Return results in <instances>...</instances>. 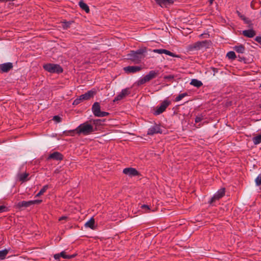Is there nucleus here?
<instances>
[{
	"mask_svg": "<svg viewBox=\"0 0 261 261\" xmlns=\"http://www.w3.org/2000/svg\"><path fill=\"white\" fill-rule=\"evenodd\" d=\"M147 51V48L143 47L140 48L137 50H131L127 55V59L138 64L141 62L142 59L144 58L145 55L144 54Z\"/></svg>",
	"mask_w": 261,
	"mask_h": 261,
	"instance_id": "obj_1",
	"label": "nucleus"
},
{
	"mask_svg": "<svg viewBox=\"0 0 261 261\" xmlns=\"http://www.w3.org/2000/svg\"><path fill=\"white\" fill-rule=\"evenodd\" d=\"M76 130L78 135L87 136L97 130V128L94 127L89 120L81 124L76 128Z\"/></svg>",
	"mask_w": 261,
	"mask_h": 261,
	"instance_id": "obj_2",
	"label": "nucleus"
},
{
	"mask_svg": "<svg viewBox=\"0 0 261 261\" xmlns=\"http://www.w3.org/2000/svg\"><path fill=\"white\" fill-rule=\"evenodd\" d=\"M160 74L158 70H151L147 74L144 76L143 78L138 80L137 82L138 86H141L145 83L149 82L151 80L156 77Z\"/></svg>",
	"mask_w": 261,
	"mask_h": 261,
	"instance_id": "obj_3",
	"label": "nucleus"
},
{
	"mask_svg": "<svg viewBox=\"0 0 261 261\" xmlns=\"http://www.w3.org/2000/svg\"><path fill=\"white\" fill-rule=\"evenodd\" d=\"M44 69L51 73L60 74L63 72V68L59 64L48 63L43 66Z\"/></svg>",
	"mask_w": 261,
	"mask_h": 261,
	"instance_id": "obj_4",
	"label": "nucleus"
},
{
	"mask_svg": "<svg viewBox=\"0 0 261 261\" xmlns=\"http://www.w3.org/2000/svg\"><path fill=\"white\" fill-rule=\"evenodd\" d=\"M92 111L96 117H105L109 115L108 112L101 111L100 104L98 102L94 103L92 107Z\"/></svg>",
	"mask_w": 261,
	"mask_h": 261,
	"instance_id": "obj_5",
	"label": "nucleus"
},
{
	"mask_svg": "<svg viewBox=\"0 0 261 261\" xmlns=\"http://www.w3.org/2000/svg\"><path fill=\"white\" fill-rule=\"evenodd\" d=\"M171 104V101L165 99L161 103L159 107L153 112L154 115H159L164 112L166 108Z\"/></svg>",
	"mask_w": 261,
	"mask_h": 261,
	"instance_id": "obj_6",
	"label": "nucleus"
},
{
	"mask_svg": "<svg viewBox=\"0 0 261 261\" xmlns=\"http://www.w3.org/2000/svg\"><path fill=\"white\" fill-rule=\"evenodd\" d=\"M225 188H221L219 189L211 198L210 203H212L215 201L220 199L225 195Z\"/></svg>",
	"mask_w": 261,
	"mask_h": 261,
	"instance_id": "obj_7",
	"label": "nucleus"
},
{
	"mask_svg": "<svg viewBox=\"0 0 261 261\" xmlns=\"http://www.w3.org/2000/svg\"><path fill=\"white\" fill-rule=\"evenodd\" d=\"M123 173L125 174L129 175L130 177L139 176L140 175V172L134 168H126L123 170Z\"/></svg>",
	"mask_w": 261,
	"mask_h": 261,
	"instance_id": "obj_8",
	"label": "nucleus"
},
{
	"mask_svg": "<svg viewBox=\"0 0 261 261\" xmlns=\"http://www.w3.org/2000/svg\"><path fill=\"white\" fill-rule=\"evenodd\" d=\"M130 93V92L129 88H125L123 89L120 93H119L117 96L115 97L113 100V102L118 101L123 99L126 97V96L129 95Z\"/></svg>",
	"mask_w": 261,
	"mask_h": 261,
	"instance_id": "obj_9",
	"label": "nucleus"
},
{
	"mask_svg": "<svg viewBox=\"0 0 261 261\" xmlns=\"http://www.w3.org/2000/svg\"><path fill=\"white\" fill-rule=\"evenodd\" d=\"M53 159L56 161H62L63 159V155L59 152L55 151L50 153L47 157V160Z\"/></svg>",
	"mask_w": 261,
	"mask_h": 261,
	"instance_id": "obj_10",
	"label": "nucleus"
},
{
	"mask_svg": "<svg viewBox=\"0 0 261 261\" xmlns=\"http://www.w3.org/2000/svg\"><path fill=\"white\" fill-rule=\"evenodd\" d=\"M13 67V64L11 62L0 64V70L2 72H8Z\"/></svg>",
	"mask_w": 261,
	"mask_h": 261,
	"instance_id": "obj_11",
	"label": "nucleus"
},
{
	"mask_svg": "<svg viewBox=\"0 0 261 261\" xmlns=\"http://www.w3.org/2000/svg\"><path fill=\"white\" fill-rule=\"evenodd\" d=\"M142 68L137 66H128L123 68V70L127 73H135L140 71Z\"/></svg>",
	"mask_w": 261,
	"mask_h": 261,
	"instance_id": "obj_12",
	"label": "nucleus"
},
{
	"mask_svg": "<svg viewBox=\"0 0 261 261\" xmlns=\"http://www.w3.org/2000/svg\"><path fill=\"white\" fill-rule=\"evenodd\" d=\"M162 132L160 126L158 125H155L148 129L147 132V135H153L155 134H161Z\"/></svg>",
	"mask_w": 261,
	"mask_h": 261,
	"instance_id": "obj_13",
	"label": "nucleus"
},
{
	"mask_svg": "<svg viewBox=\"0 0 261 261\" xmlns=\"http://www.w3.org/2000/svg\"><path fill=\"white\" fill-rule=\"evenodd\" d=\"M162 7H167L173 4L172 0H154Z\"/></svg>",
	"mask_w": 261,
	"mask_h": 261,
	"instance_id": "obj_14",
	"label": "nucleus"
},
{
	"mask_svg": "<svg viewBox=\"0 0 261 261\" xmlns=\"http://www.w3.org/2000/svg\"><path fill=\"white\" fill-rule=\"evenodd\" d=\"M96 92L95 91L90 90L84 94L81 95L80 96L82 100H88L90 98L93 97L95 94Z\"/></svg>",
	"mask_w": 261,
	"mask_h": 261,
	"instance_id": "obj_15",
	"label": "nucleus"
},
{
	"mask_svg": "<svg viewBox=\"0 0 261 261\" xmlns=\"http://www.w3.org/2000/svg\"><path fill=\"white\" fill-rule=\"evenodd\" d=\"M211 41L210 40H204L202 41L197 42V48L200 49L202 48H208L211 45Z\"/></svg>",
	"mask_w": 261,
	"mask_h": 261,
	"instance_id": "obj_16",
	"label": "nucleus"
},
{
	"mask_svg": "<svg viewBox=\"0 0 261 261\" xmlns=\"http://www.w3.org/2000/svg\"><path fill=\"white\" fill-rule=\"evenodd\" d=\"M31 205V202L30 201H22L19 202L16 205L15 207L16 208L20 209L22 207H28Z\"/></svg>",
	"mask_w": 261,
	"mask_h": 261,
	"instance_id": "obj_17",
	"label": "nucleus"
},
{
	"mask_svg": "<svg viewBox=\"0 0 261 261\" xmlns=\"http://www.w3.org/2000/svg\"><path fill=\"white\" fill-rule=\"evenodd\" d=\"M242 34L245 37L252 38L255 35L256 33L253 30L250 29L243 31Z\"/></svg>",
	"mask_w": 261,
	"mask_h": 261,
	"instance_id": "obj_18",
	"label": "nucleus"
},
{
	"mask_svg": "<svg viewBox=\"0 0 261 261\" xmlns=\"http://www.w3.org/2000/svg\"><path fill=\"white\" fill-rule=\"evenodd\" d=\"M89 121L91 123H92L94 125H95V127L97 128L96 127L97 126L102 125V123L105 121V119L102 120V119H91L89 120Z\"/></svg>",
	"mask_w": 261,
	"mask_h": 261,
	"instance_id": "obj_19",
	"label": "nucleus"
},
{
	"mask_svg": "<svg viewBox=\"0 0 261 261\" xmlns=\"http://www.w3.org/2000/svg\"><path fill=\"white\" fill-rule=\"evenodd\" d=\"M79 5L81 8L84 10L86 13H89L90 12L89 6L84 3L83 0L79 2Z\"/></svg>",
	"mask_w": 261,
	"mask_h": 261,
	"instance_id": "obj_20",
	"label": "nucleus"
},
{
	"mask_svg": "<svg viewBox=\"0 0 261 261\" xmlns=\"http://www.w3.org/2000/svg\"><path fill=\"white\" fill-rule=\"evenodd\" d=\"M29 175V173H24L22 174H19L18 175V177L19 178V180L21 182H24L28 180L27 179L28 176Z\"/></svg>",
	"mask_w": 261,
	"mask_h": 261,
	"instance_id": "obj_21",
	"label": "nucleus"
},
{
	"mask_svg": "<svg viewBox=\"0 0 261 261\" xmlns=\"http://www.w3.org/2000/svg\"><path fill=\"white\" fill-rule=\"evenodd\" d=\"M95 220L94 218H91L86 224V227H89L92 229H94Z\"/></svg>",
	"mask_w": 261,
	"mask_h": 261,
	"instance_id": "obj_22",
	"label": "nucleus"
},
{
	"mask_svg": "<svg viewBox=\"0 0 261 261\" xmlns=\"http://www.w3.org/2000/svg\"><path fill=\"white\" fill-rule=\"evenodd\" d=\"M234 49L239 53H243L245 51V47L242 44L236 45L233 47Z\"/></svg>",
	"mask_w": 261,
	"mask_h": 261,
	"instance_id": "obj_23",
	"label": "nucleus"
},
{
	"mask_svg": "<svg viewBox=\"0 0 261 261\" xmlns=\"http://www.w3.org/2000/svg\"><path fill=\"white\" fill-rule=\"evenodd\" d=\"M9 250L7 249L0 251V259H4L5 258Z\"/></svg>",
	"mask_w": 261,
	"mask_h": 261,
	"instance_id": "obj_24",
	"label": "nucleus"
},
{
	"mask_svg": "<svg viewBox=\"0 0 261 261\" xmlns=\"http://www.w3.org/2000/svg\"><path fill=\"white\" fill-rule=\"evenodd\" d=\"M48 186L45 185L43 187V188L40 190L39 193L36 195V197L40 196L41 195H43L44 193L46 192V191L48 189Z\"/></svg>",
	"mask_w": 261,
	"mask_h": 261,
	"instance_id": "obj_25",
	"label": "nucleus"
},
{
	"mask_svg": "<svg viewBox=\"0 0 261 261\" xmlns=\"http://www.w3.org/2000/svg\"><path fill=\"white\" fill-rule=\"evenodd\" d=\"M254 144L257 145L261 143V135H257L253 138Z\"/></svg>",
	"mask_w": 261,
	"mask_h": 261,
	"instance_id": "obj_26",
	"label": "nucleus"
},
{
	"mask_svg": "<svg viewBox=\"0 0 261 261\" xmlns=\"http://www.w3.org/2000/svg\"><path fill=\"white\" fill-rule=\"evenodd\" d=\"M226 56L231 60H234L237 58L235 53L233 51L227 53Z\"/></svg>",
	"mask_w": 261,
	"mask_h": 261,
	"instance_id": "obj_27",
	"label": "nucleus"
},
{
	"mask_svg": "<svg viewBox=\"0 0 261 261\" xmlns=\"http://www.w3.org/2000/svg\"><path fill=\"white\" fill-rule=\"evenodd\" d=\"M63 133L66 135H70L71 136H74V134H76V128L73 130H65L63 132Z\"/></svg>",
	"mask_w": 261,
	"mask_h": 261,
	"instance_id": "obj_28",
	"label": "nucleus"
},
{
	"mask_svg": "<svg viewBox=\"0 0 261 261\" xmlns=\"http://www.w3.org/2000/svg\"><path fill=\"white\" fill-rule=\"evenodd\" d=\"M195 49H196V43H194L192 44L189 45L187 47V51L188 52L193 51Z\"/></svg>",
	"mask_w": 261,
	"mask_h": 261,
	"instance_id": "obj_29",
	"label": "nucleus"
},
{
	"mask_svg": "<svg viewBox=\"0 0 261 261\" xmlns=\"http://www.w3.org/2000/svg\"><path fill=\"white\" fill-rule=\"evenodd\" d=\"M187 95H188L187 93H183L180 94L175 98V101H178L181 100L184 97H185V96H186Z\"/></svg>",
	"mask_w": 261,
	"mask_h": 261,
	"instance_id": "obj_30",
	"label": "nucleus"
},
{
	"mask_svg": "<svg viewBox=\"0 0 261 261\" xmlns=\"http://www.w3.org/2000/svg\"><path fill=\"white\" fill-rule=\"evenodd\" d=\"M72 21H64L63 22V28L64 29H67L68 28H69L70 26V25L71 24Z\"/></svg>",
	"mask_w": 261,
	"mask_h": 261,
	"instance_id": "obj_31",
	"label": "nucleus"
},
{
	"mask_svg": "<svg viewBox=\"0 0 261 261\" xmlns=\"http://www.w3.org/2000/svg\"><path fill=\"white\" fill-rule=\"evenodd\" d=\"M255 184L257 186L261 185V174H259L255 179Z\"/></svg>",
	"mask_w": 261,
	"mask_h": 261,
	"instance_id": "obj_32",
	"label": "nucleus"
},
{
	"mask_svg": "<svg viewBox=\"0 0 261 261\" xmlns=\"http://www.w3.org/2000/svg\"><path fill=\"white\" fill-rule=\"evenodd\" d=\"M210 36L209 34L207 32H204L203 33L200 34L199 37L201 38H208Z\"/></svg>",
	"mask_w": 261,
	"mask_h": 261,
	"instance_id": "obj_33",
	"label": "nucleus"
},
{
	"mask_svg": "<svg viewBox=\"0 0 261 261\" xmlns=\"http://www.w3.org/2000/svg\"><path fill=\"white\" fill-rule=\"evenodd\" d=\"M82 101V99L81 98L80 96H79V98H77L73 101L72 105L76 106V105H77L79 103H80Z\"/></svg>",
	"mask_w": 261,
	"mask_h": 261,
	"instance_id": "obj_34",
	"label": "nucleus"
},
{
	"mask_svg": "<svg viewBox=\"0 0 261 261\" xmlns=\"http://www.w3.org/2000/svg\"><path fill=\"white\" fill-rule=\"evenodd\" d=\"M54 120L57 121V122H60L62 120V118L58 115H56L54 116L53 119Z\"/></svg>",
	"mask_w": 261,
	"mask_h": 261,
	"instance_id": "obj_35",
	"label": "nucleus"
},
{
	"mask_svg": "<svg viewBox=\"0 0 261 261\" xmlns=\"http://www.w3.org/2000/svg\"><path fill=\"white\" fill-rule=\"evenodd\" d=\"M42 200H31V205H33V204H40L42 202Z\"/></svg>",
	"mask_w": 261,
	"mask_h": 261,
	"instance_id": "obj_36",
	"label": "nucleus"
},
{
	"mask_svg": "<svg viewBox=\"0 0 261 261\" xmlns=\"http://www.w3.org/2000/svg\"><path fill=\"white\" fill-rule=\"evenodd\" d=\"M8 208L6 206L4 205H1L0 206V213L4 212H7L8 211Z\"/></svg>",
	"mask_w": 261,
	"mask_h": 261,
	"instance_id": "obj_37",
	"label": "nucleus"
},
{
	"mask_svg": "<svg viewBox=\"0 0 261 261\" xmlns=\"http://www.w3.org/2000/svg\"><path fill=\"white\" fill-rule=\"evenodd\" d=\"M165 54L166 55H169L171 57H177L176 55H175L174 53L170 51L169 50H166Z\"/></svg>",
	"mask_w": 261,
	"mask_h": 261,
	"instance_id": "obj_38",
	"label": "nucleus"
},
{
	"mask_svg": "<svg viewBox=\"0 0 261 261\" xmlns=\"http://www.w3.org/2000/svg\"><path fill=\"white\" fill-rule=\"evenodd\" d=\"M60 255L61 257H63L65 259H68V255H66L64 251H62L60 253Z\"/></svg>",
	"mask_w": 261,
	"mask_h": 261,
	"instance_id": "obj_39",
	"label": "nucleus"
},
{
	"mask_svg": "<svg viewBox=\"0 0 261 261\" xmlns=\"http://www.w3.org/2000/svg\"><path fill=\"white\" fill-rule=\"evenodd\" d=\"M141 208L142 209H145L146 210L147 212H148L150 210V208L149 207V206L148 205L143 204L141 206Z\"/></svg>",
	"mask_w": 261,
	"mask_h": 261,
	"instance_id": "obj_40",
	"label": "nucleus"
},
{
	"mask_svg": "<svg viewBox=\"0 0 261 261\" xmlns=\"http://www.w3.org/2000/svg\"><path fill=\"white\" fill-rule=\"evenodd\" d=\"M237 13L240 18H241L243 20L246 21L247 18L244 15H241V13L239 11H237Z\"/></svg>",
	"mask_w": 261,
	"mask_h": 261,
	"instance_id": "obj_41",
	"label": "nucleus"
},
{
	"mask_svg": "<svg viewBox=\"0 0 261 261\" xmlns=\"http://www.w3.org/2000/svg\"><path fill=\"white\" fill-rule=\"evenodd\" d=\"M255 40L261 45V36L256 37Z\"/></svg>",
	"mask_w": 261,
	"mask_h": 261,
	"instance_id": "obj_42",
	"label": "nucleus"
},
{
	"mask_svg": "<svg viewBox=\"0 0 261 261\" xmlns=\"http://www.w3.org/2000/svg\"><path fill=\"white\" fill-rule=\"evenodd\" d=\"M164 79L171 80V79H173V76H172L171 75H166L164 76Z\"/></svg>",
	"mask_w": 261,
	"mask_h": 261,
	"instance_id": "obj_43",
	"label": "nucleus"
},
{
	"mask_svg": "<svg viewBox=\"0 0 261 261\" xmlns=\"http://www.w3.org/2000/svg\"><path fill=\"white\" fill-rule=\"evenodd\" d=\"M190 84L196 87V79H192Z\"/></svg>",
	"mask_w": 261,
	"mask_h": 261,
	"instance_id": "obj_44",
	"label": "nucleus"
},
{
	"mask_svg": "<svg viewBox=\"0 0 261 261\" xmlns=\"http://www.w3.org/2000/svg\"><path fill=\"white\" fill-rule=\"evenodd\" d=\"M60 253L59 254H56L54 255V258L56 260H59L60 258Z\"/></svg>",
	"mask_w": 261,
	"mask_h": 261,
	"instance_id": "obj_45",
	"label": "nucleus"
},
{
	"mask_svg": "<svg viewBox=\"0 0 261 261\" xmlns=\"http://www.w3.org/2000/svg\"><path fill=\"white\" fill-rule=\"evenodd\" d=\"M153 51L154 53H158V54H161V49H154L153 50Z\"/></svg>",
	"mask_w": 261,
	"mask_h": 261,
	"instance_id": "obj_46",
	"label": "nucleus"
},
{
	"mask_svg": "<svg viewBox=\"0 0 261 261\" xmlns=\"http://www.w3.org/2000/svg\"><path fill=\"white\" fill-rule=\"evenodd\" d=\"M202 85V83L201 81L197 80V88L200 87Z\"/></svg>",
	"mask_w": 261,
	"mask_h": 261,
	"instance_id": "obj_47",
	"label": "nucleus"
},
{
	"mask_svg": "<svg viewBox=\"0 0 261 261\" xmlns=\"http://www.w3.org/2000/svg\"><path fill=\"white\" fill-rule=\"evenodd\" d=\"M76 255H77L76 254H73L72 255H68V259H69L74 258V257H75L76 256Z\"/></svg>",
	"mask_w": 261,
	"mask_h": 261,
	"instance_id": "obj_48",
	"label": "nucleus"
},
{
	"mask_svg": "<svg viewBox=\"0 0 261 261\" xmlns=\"http://www.w3.org/2000/svg\"><path fill=\"white\" fill-rule=\"evenodd\" d=\"M76 255H77L76 254H73L72 255H68V259H69L74 258V257H75L76 256Z\"/></svg>",
	"mask_w": 261,
	"mask_h": 261,
	"instance_id": "obj_49",
	"label": "nucleus"
},
{
	"mask_svg": "<svg viewBox=\"0 0 261 261\" xmlns=\"http://www.w3.org/2000/svg\"><path fill=\"white\" fill-rule=\"evenodd\" d=\"M67 219V217L66 216H62L61 217H60L59 219V221H62V220H66Z\"/></svg>",
	"mask_w": 261,
	"mask_h": 261,
	"instance_id": "obj_50",
	"label": "nucleus"
},
{
	"mask_svg": "<svg viewBox=\"0 0 261 261\" xmlns=\"http://www.w3.org/2000/svg\"><path fill=\"white\" fill-rule=\"evenodd\" d=\"M202 119L203 118L202 117L197 116V123L200 122Z\"/></svg>",
	"mask_w": 261,
	"mask_h": 261,
	"instance_id": "obj_51",
	"label": "nucleus"
},
{
	"mask_svg": "<svg viewBox=\"0 0 261 261\" xmlns=\"http://www.w3.org/2000/svg\"><path fill=\"white\" fill-rule=\"evenodd\" d=\"M238 58H239V60L240 61H244L245 60V58L244 57H241L240 56H239Z\"/></svg>",
	"mask_w": 261,
	"mask_h": 261,
	"instance_id": "obj_52",
	"label": "nucleus"
},
{
	"mask_svg": "<svg viewBox=\"0 0 261 261\" xmlns=\"http://www.w3.org/2000/svg\"><path fill=\"white\" fill-rule=\"evenodd\" d=\"M167 49H161V54H165Z\"/></svg>",
	"mask_w": 261,
	"mask_h": 261,
	"instance_id": "obj_53",
	"label": "nucleus"
},
{
	"mask_svg": "<svg viewBox=\"0 0 261 261\" xmlns=\"http://www.w3.org/2000/svg\"><path fill=\"white\" fill-rule=\"evenodd\" d=\"M208 1L209 3H210V5H212V4H213V2H214V1L215 0H208Z\"/></svg>",
	"mask_w": 261,
	"mask_h": 261,
	"instance_id": "obj_54",
	"label": "nucleus"
},
{
	"mask_svg": "<svg viewBox=\"0 0 261 261\" xmlns=\"http://www.w3.org/2000/svg\"><path fill=\"white\" fill-rule=\"evenodd\" d=\"M8 1H11V0H0V2H6Z\"/></svg>",
	"mask_w": 261,
	"mask_h": 261,
	"instance_id": "obj_55",
	"label": "nucleus"
},
{
	"mask_svg": "<svg viewBox=\"0 0 261 261\" xmlns=\"http://www.w3.org/2000/svg\"><path fill=\"white\" fill-rule=\"evenodd\" d=\"M259 108L261 109V103L259 105Z\"/></svg>",
	"mask_w": 261,
	"mask_h": 261,
	"instance_id": "obj_56",
	"label": "nucleus"
}]
</instances>
